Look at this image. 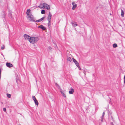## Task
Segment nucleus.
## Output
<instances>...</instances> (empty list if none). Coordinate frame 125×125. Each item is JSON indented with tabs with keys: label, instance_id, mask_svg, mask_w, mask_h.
Here are the masks:
<instances>
[{
	"label": "nucleus",
	"instance_id": "obj_29",
	"mask_svg": "<svg viewBox=\"0 0 125 125\" xmlns=\"http://www.w3.org/2000/svg\"><path fill=\"white\" fill-rule=\"evenodd\" d=\"M34 22H40V20L39 19L38 20H36V21H35Z\"/></svg>",
	"mask_w": 125,
	"mask_h": 125
},
{
	"label": "nucleus",
	"instance_id": "obj_3",
	"mask_svg": "<svg viewBox=\"0 0 125 125\" xmlns=\"http://www.w3.org/2000/svg\"><path fill=\"white\" fill-rule=\"evenodd\" d=\"M42 5L43 7L47 10H49L50 8L49 5H48L47 3H43L42 4Z\"/></svg>",
	"mask_w": 125,
	"mask_h": 125
},
{
	"label": "nucleus",
	"instance_id": "obj_4",
	"mask_svg": "<svg viewBox=\"0 0 125 125\" xmlns=\"http://www.w3.org/2000/svg\"><path fill=\"white\" fill-rule=\"evenodd\" d=\"M24 37L25 40H27L29 41L30 39H31V37L27 34H24Z\"/></svg>",
	"mask_w": 125,
	"mask_h": 125
},
{
	"label": "nucleus",
	"instance_id": "obj_36",
	"mask_svg": "<svg viewBox=\"0 0 125 125\" xmlns=\"http://www.w3.org/2000/svg\"><path fill=\"white\" fill-rule=\"evenodd\" d=\"M57 48H58L57 47Z\"/></svg>",
	"mask_w": 125,
	"mask_h": 125
},
{
	"label": "nucleus",
	"instance_id": "obj_27",
	"mask_svg": "<svg viewBox=\"0 0 125 125\" xmlns=\"http://www.w3.org/2000/svg\"><path fill=\"white\" fill-rule=\"evenodd\" d=\"M77 67H78V68L79 69V70H81V68L79 66H79H77Z\"/></svg>",
	"mask_w": 125,
	"mask_h": 125
},
{
	"label": "nucleus",
	"instance_id": "obj_20",
	"mask_svg": "<svg viewBox=\"0 0 125 125\" xmlns=\"http://www.w3.org/2000/svg\"><path fill=\"white\" fill-rule=\"evenodd\" d=\"M67 60L69 61L70 62H71L72 61V59L70 57H69L67 58Z\"/></svg>",
	"mask_w": 125,
	"mask_h": 125
},
{
	"label": "nucleus",
	"instance_id": "obj_33",
	"mask_svg": "<svg viewBox=\"0 0 125 125\" xmlns=\"http://www.w3.org/2000/svg\"><path fill=\"white\" fill-rule=\"evenodd\" d=\"M49 49H50V50H51V48H51V47H49Z\"/></svg>",
	"mask_w": 125,
	"mask_h": 125
},
{
	"label": "nucleus",
	"instance_id": "obj_1",
	"mask_svg": "<svg viewBox=\"0 0 125 125\" xmlns=\"http://www.w3.org/2000/svg\"><path fill=\"white\" fill-rule=\"evenodd\" d=\"M39 40V39L38 37H31V39H30L29 41L31 43L34 44L36 43Z\"/></svg>",
	"mask_w": 125,
	"mask_h": 125
},
{
	"label": "nucleus",
	"instance_id": "obj_13",
	"mask_svg": "<svg viewBox=\"0 0 125 125\" xmlns=\"http://www.w3.org/2000/svg\"><path fill=\"white\" fill-rule=\"evenodd\" d=\"M104 114H105V113H104V112H103V114H102V116L101 117V121L102 122L103 121L104 117Z\"/></svg>",
	"mask_w": 125,
	"mask_h": 125
},
{
	"label": "nucleus",
	"instance_id": "obj_2",
	"mask_svg": "<svg viewBox=\"0 0 125 125\" xmlns=\"http://www.w3.org/2000/svg\"><path fill=\"white\" fill-rule=\"evenodd\" d=\"M27 18L30 21L34 22L35 21V19L31 14L27 16Z\"/></svg>",
	"mask_w": 125,
	"mask_h": 125
},
{
	"label": "nucleus",
	"instance_id": "obj_17",
	"mask_svg": "<svg viewBox=\"0 0 125 125\" xmlns=\"http://www.w3.org/2000/svg\"><path fill=\"white\" fill-rule=\"evenodd\" d=\"M48 25L49 27H50L51 25V21H48Z\"/></svg>",
	"mask_w": 125,
	"mask_h": 125
},
{
	"label": "nucleus",
	"instance_id": "obj_7",
	"mask_svg": "<svg viewBox=\"0 0 125 125\" xmlns=\"http://www.w3.org/2000/svg\"><path fill=\"white\" fill-rule=\"evenodd\" d=\"M6 66L7 67L9 68L13 66V65L11 63H10L8 62H7L6 63Z\"/></svg>",
	"mask_w": 125,
	"mask_h": 125
},
{
	"label": "nucleus",
	"instance_id": "obj_6",
	"mask_svg": "<svg viewBox=\"0 0 125 125\" xmlns=\"http://www.w3.org/2000/svg\"><path fill=\"white\" fill-rule=\"evenodd\" d=\"M52 16V15L51 14L50 12L48 16V21H51Z\"/></svg>",
	"mask_w": 125,
	"mask_h": 125
},
{
	"label": "nucleus",
	"instance_id": "obj_23",
	"mask_svg": "<svg viewBox=\"0 0 125 125\" xmlns=\"http://www.w3.org/2000/svg\"><path fill=\"white\" fill-rule=\"evenodd\" d=\"M62 95H63V96L65 97H66V96L65 94L64 93H62Z\"/></svg>",
	"mask_w": 125,
	"mask_h": 125
},
{
	"label": "nucleus",
	"instance_id": "obj_35",
	"mask_svg": "<svg viewBox=\"0 0 125 125\" xmlns=\"http://www.w3.org/2000/svg\"><path fill=\"white\" fill-rule=\"evenodd\" d=\"M124 80H125V75L124 76Z\"/></svg>",
	"mask_w": 125,
	"mask_h": 125
},
{
	"label": "nucleus",
	"instance_id": "obj_28",
	"mask_svg": "<svg viewBox=\"0 0 125 125\" xmlns=\"http://www.w3.org/2000/svg\"><path fill=\"white\" fill-rule=\"evenodd\" d=\"M3 111L4 112H6V109L5 108H4L3 109Z\"/></svg>",
	"mask_w": 125,
	"mask_h": 125
},
{
	"label": "nucleus",
	"instance_id": "obj_32",
	"mask_svg": "<svg viewBox=\"0 0 125 125\" xmlns=\"http://www.w3.org/2000/svg\"><path fill=\"white\" fill-rule=\"evenodd\" d=\"M55 85L56 86H59L58 85V84L57 83H55Z\"/></svg>",
	"mask_w": 125,
	"mask_h": 125
},
{
	"label": "nucleus",
	"instance_id": "obj_16",
	"mask_svg": "<svg viewBox=\"0 0 125 125\" xmlns=\"http://www.w3.org/2000/svg\"><path fill=\"white\" fill-rule=\"evenodd\" d=\"M5 12L4 11L3 12V14L2 15V17L4 18H5Z\"/></svg>",
	"mask_w": 125,
	"mask_h": 125
},
{
	"label": "nucleus",
	"instance_id": "obj_19",
	"mask_svg": "<svg viewBox=\"0 0 125 125\" xmlns=\"http://www.w3.org/2000/svg\"><path fill=\"white\" fill-rule=\"evenodd\" d=\"M45 11L44 10H42L41 11V13L42 14H44L45 13Z\"/></svg>",
	"mask_w": 125,
	"mask_h": 125
},
{
	"label": "nucleus",
	"instance_id": "obj_22",
	"mask_svg": "<svg viewBox=\"0 0 125 125\" xmlns=\"http://www.w3.org/2000/svg\"><path fill=\"white\" fill-rule=\"evenodd\" d=\"M44 18H45L44 17H42L40 19H39V20H40V22L42 21L43 20H44Z\"/></svg>",
	"mask_w": 125,
	"mask_h": 125
},
{
	"label": "nucleus",
	"instance_id": "obj_12",
	"mask_svg": "<svg viewBox=\"0 0 125 125\" xmlns=\"http://www.w3.org/2000/svg\"><path fill=\"white\" fill-rule=\"evenodd\" d=\"M74 92V89L73 88H72L71 90L69 91V92L70 94H72Z\"/></svg>",
	"mask_w": 125,
	"mask_h": 125
},
{
	"label": "nucleus",
	"instance_id": "obj_24",
	"mask_svg": "<svg viewBox=\"0 0 125 125\" xmlns=\"http://www.w3.org/2000/svg\"><path fill=\"white\" fill-rule=\"evenodd\" d=\"M5 47L4 45H3L1 47V49L2 50H3L4 49Z\"/></svg>",
	"mask_w": 125,
	"mask_h": 125
},
{
	"label": "nucleus",
	"instance_id": "obj_31",
	"mask_svg": "<svg viewBox=\"0 0 125 125\" xmlns=\"http://www.w3.org/2000/svg\"><path fill=\"white\" fill-rule=\"evenodd\" d=\"M110 124H111V125H114L113 122L111 123Z\"/></svg>",
	"mask_w": 125,
	"mask_h": 125
},
{
	"label": "nucleus",
	"instance_id": "obj_18",
	"mask_svg": "<svg viewBox=\"0 0 125 125\" xmlns=\"http://www.w3.org/2000/svg\"><path fill=\"white\" fill-rule=\"evenodd\" d=\"M117 46V44L116 43H114L113 45V47L114 48H116Z\"/></svg>",
	"mask_w": 125,
	"mask_h": 125
},
{
	"label": "nucleus",
	"instance_id": "obj_21",
	"mask_svg": "<svg viewBox=\"0 0 125 125\" xmlns=\"http://www.w3.org/2000/svg\"><path fill=\"white\" fill-rule=\"evenodd\" d=\"M32 98L33 100L34 101V100H36L35 97L34 96H32Z\"/></svg>",
	"mask_w": 125,
	"mask_h": 125
},
{
	"label": "nucleus",
	"instance_id": "obj_8",
	"mask_svg": "<svg viewBox=\"0 0 125 125\" xmlns=\"http://www.w3.org/2000/svg\"><path fill=\"white\" fill-rule=\"evenodd\" d=\"M38 28L41 29L43 30H45L46 29V28L42 25H41L39 26Z\"/></svg>",
	"mask_w": 125,
	"mask_h": 125
},
{
	"label": "nucleus",
	"instance_id": "obj_26",
	"mask_svg": "<svg viewBox=\"0 0 125 125\" xmlns=\"http://www.w3.org/2000/svg\"><path fill=\"white\" fill-rule=\"evenodd\" d=\"M60 92L61 93V94H62V93H64V91L62 89L60 90Z\"/></svg>",
	"mask_w": 125,
	"mask_h": 125
},
{
	"label": "nucleus",
	"instance_id": "obj_10",
	"mask_svg": "<svg viewBox=\"0 0 125 125\" xmlns=\"http://www.w3.org/2000/svg\"><path fill=\"white\" fill-rule=\"evenodd\" d=\"M31 10L30 9H27L26 12V14L27 16L31 14L30 13V12Z\"/></svg>",
	"mask_w": 125,
	"mask_h": 125
},
{
	"label": "nucleus",
	"instance_id": "obj_15",
	"mask_svg": "<svg viewBox=\"0 0 125 125\" xmlns=\"http://www.w3.org/2000/svg\"><path fill=\"white\" fill-rule=\"evenodd\" d=\"M35 104L36 105H38L39 104V103L38 102V101L36 100H34V101Z\"/></svg>",
	"mask_w": 125,
	"mask_h": 125
},
{
	"label": "nucleus",
	"instance_id": "obj_30",
	"mask_svg": "<svg viewBox=\"0 0 125 125\" xmlns=\"http://www.w3.org/2000/svg\"><path fill=\"white\" fill-rule=\"evenodd\" d=\"M9 15L10 16L11 18H12V15L11 14H10Z\"/></svg>",
	"mask_w": 125,
	"mask_h": 125
},
{
	"label": "nucleus",
	"instance_id": "obj_34",
	"mask_svg": "<svg viewBox=\"0 0 125 125\" xmlns=\"http://www.w3.org/2000/svg\"><path fill=\"white\" fill-rule=\"evenodd\" d=\"M124 83H125V80H124Z\"/></svg>",
	"mask_w": 125,
	"mask_h": 125
},
{
	"label": "nucleus",
	"instance_id": "obj_11",
	"mask_svg": "<svg viewBox=\"0 0 125 125\" xmlns=\"http://www.w3.org/2000/svg\"><path fill=\"white\" fill-rule=\"evenodd\" d=\"M72 4L73 5V7H72V9L73 10H74L76 7H77V5L76 4H75L74 5V3L72 2Z\"/></svg>",
	"mask_w": 125,
	"mask_h": 125
},
{
	"label": "nucleus",
	"instance_id": "obj_14",
	"mask_svg": "<svg viewBox=\"0 0 125 125\" xmlns=\"http://www.w3.org/2000/svg\"><path fill=\"white\" fill-rule=\"evenodd\" d=\"M121 16L122 17H124V11L122 9L121 10Z\"/></svg>",
	"mask_w": 125,
	"mask_h": 125
},
{
	"label": "nucleus",
	"instance_id": "obj_9",
	"mask_svg": "<svg viewBox=\"0 0 125 125\" xmlns=\"http://www.w3.org/2000/svg\"><path fill=\"white\" fill-rule=\"evenodd\" d=\"M72 26L74 27H75L78 25L76 23V22H74L73 21H72L71 22Z\"/></svg>",
	"mask_w": 125,
	"mask_h": 125
},
{
	"label": "nucleus",
	"instance_id": "obj_5",
	"mask_svg": "<svg viewBox=\"0 0 125 125\" xmlns=\"http://www.w3.org/2000/svg\"><path fill=\"white\" fill-rule=\"evenodd\" d=\"M73 62L74 63L75 65L77 66H79V63L74 58H73Z\"/></svg>",
	"mask_w": 125,
	"mask_h": 125
},
{
	"label": "nucleus",
	"instance_id": "obj_25",
	"mask_svg": "<svg viewBox=\"0 0 125 125\" xmlns=\"http://www.w3.org/2000/svg\"><path fill=\"white\" fill-rule=\"evenodd\" d=\"M7 96L9 98H10V97H11V95L10 94H7Z\"/></svg>",
	"mask_w": 125,
	"mask_h": 125
}]
</instances>
